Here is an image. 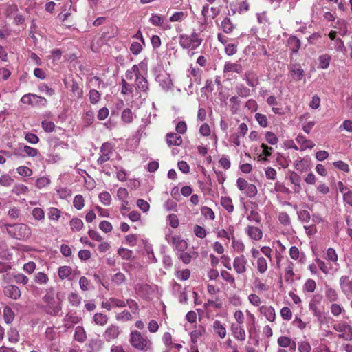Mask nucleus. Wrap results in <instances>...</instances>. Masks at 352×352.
<instances>
[{"label":"nucleus","instance_id":"f257e3e1","mask_svg":"<svg viewBox=\"0 0 352 352\" xmlns=\"http://www.w3.org/2000/svg\"><path fill=\"white\" fill-rule=\"evenodd\" d=\"M128 340L130 345L139 351L147 352L153 349L151 340L138 330L131 331Z\"/></svg>","mask_w":352,"mask_h":352},{"label":"nucleus","instance_id":"f03ea898","mask_svg":"<svg viewBox=\"0 0 352 352\" xmlns=\"http://www.w3.org/2000/svg\"><path fill=\"white\" fill-rule=\"evenodd\" d=\"M203 41L200 34L194 30L190 34H183L179 36L180 46L188 51V54L192 56L195 52H192L198 48Z\"/></svg>","mask_w":352,"mask_h":352},{"label":"nucleus","instance_id":"7ed1b4c3","mask_svg":"<svg viewBox=\"0 0 352 352\" xmlns=\"http://www.w3.org/2000/svg\"><path fill=\"white\" fill-rule=\"evenodd\" d=\"M8 234L13 239L26 241L32 234L30 227L25 223L6 224Z\"/></svg>","mask_w":352,"mask_h":352},{"label":"nucleus","instance_id":"20e7f679","mask_svg":"<svg viewBox=\"0 0 352 352\" xmlns=\"http://www.w3.org/2000/svg\"><path fill=\"white\" fill-rule=\"evenodd\" d=\"M236 186L240 191L250 198L255 197L258 192L257 188L254 184L248 183L242 177L237 179Z\"/></svg>","mask_w":352,"mask_h":352},{"label":"nucleus","instance_id":"39448f33","mask_svg":"<svg viewBox=\"0 0 352 352\" xmlns=\"http://www.w3.org/2000/svg\"><path fill=\"white\" fill-rule=\"evenodd\" d=\"M333 329L340 333L338 335L339 338L344 340H352V327L346 322H338L333 324Z\"/></svg>","mask_w":352,"mask_h":352},{"label":"nucleus","instance_id":"423d86ee","mask_svg":"<svg viewBox=\"0 0 352 352\" xmlns=\"http://www.w3.org/2000/svg\"><path fill=\"white\" fill-rule=\"evenodd\" d=\"M133 70L135 71L136 89L142 92H146L149 89L147 79L140 74L138 65H133Z\"/></svg>","mask_w":352,"mask_h":352},{"label":"nucleus","instance_id":"0eeeda50","mask_svg":"<svg viewBox=\"0 0 352 352\" xmlns=\"http://www.w3.org/2000/svg\"><path fill=\"white\" fill-rule=\"evenodd\" d=\"M57 298L58 299V301L54 300L52 302H48L45 305H44L42 308L43 311L52 316H58L59 312L62 309V302L60 300L58 295H57Z\"/></svg>","mask_w":352,"mask_h":352},{"label":"nucleus","instance_id":"6e6552de","mask_svg":"<svg viewBox=\"0 0 352 352\" xmlns=\"http://www.w3.org/2000/svg\"><path fill=\"white\" fill-rule=\"evenodd\" d=\"M247 263L248 261L245 256L241 254L240 256H236L234 258L233 267L237 274H243L247 270Z\"/></svg>","mask_w":352,"mask_h":352},{"label":"nucleus","instance_id":"1a4fd4ad","mask_svg":"<svg viewBox=\"0 0 352 352\" xmlns=\"http://www.w3.org/2000/svg\"><path fill=\"white\" fill-rule=\"evenodd\" d=\"M340 286L342 293L346 296H352V279L348 276H342Z\"/></svg>","mask_w":352,"mask_h":352},{"label":"nucleus","instance_id":"9d476101","mask_svg":"<svg viewBox=\"0 0 352 352\" xmlns=\"http://www.w3.org/2000/svg\"><path fill=\"white\" fill-rule=\"evenodd\" d=\"M120 334V327L116 324L109 325L105 330L103 336L107 342L116 339Z\"/></svg>","mask_w":352,"mask_h":352},{"label":"nucleus","instance_id":"9b49d317","mask_svg":"<svg viewBox=\"0 0 352 352\" xmlns=\"http://www.w3.org/2000/svg\"><path fill=\"white\" fill-rule=\"evenodd\" d=\"M245 232L252 240L259 241L263 237L262 230L256 226H248L245 228Z\"/></svg>","mask_w":352,"mask_h":352},{"label":"nucleus","instance_id":"f8f14e48","mask_svg":"<svg viewBox=\"0 0 352 352\" xmlns=\"http://www.w3.org/2000/svg\"><path fill=\"white\" fill-rule=\"evenodd\" d=\"M243 79L245 80L247 84L251 87H255L259 83L256 73L252 70L247 71L244 74Z\"/></svg>","mask_w":352,"mask_h":352},{"label":"nucleus","instance_id":"ddd939ff","mask_svg":"<svg viewBox=\"0 0 352 352\" xmlns=\"http://www.w3.org/2000/svg\"><path fill=\"white\" fill-rule=\"evenodd\" d=\"M260 312L270 322H274L276 319L275 309L272 306L263 305L259 308Z\"/></svg>","mask_w":352,"mask_h":352},{"label":"nucleus","instance_id":"4468645a","mask_svg":"<svg viewBox=\"0 0 352 352\" xmlns=\"http://www.w3.org/2000/svg\"><path fill=\"white\" fill-rule=\"evenodd\" d=\"M231 331L233 336L238 340L243 341L245 340V331L241 324H232Z\"/></svg>","mask_w":352,"mask_h":352},{"label":"nucleus","instance_id":"2eb2a0df","mask_svg":"<svg viewBox=\"0 0 352 352\" xmlns=\"http://www.w3.org/2000/svg\"><path fill=\"white\" fill-rule=\"evenodd\" d=\"M156 80L160 83V85L164 90H168L171 88L173 83L168 74H159L156 77Z\"/></svg>","mask_w":352,"mask_h":352},{"label":"nucleus","instance_id":"dca6fc26","mask_svg":"<svg viewBox=\"0 0 352 352\" xmlns=\"http://www.w3.org/2000/svg\"><path fill=\"white\" fill-rule=\"evenodd\" d=\"M243 70V66L238 63L226 62L223 67L224 73L241 74Z\"/></svg>","mask_w":352,"mask_h":352},{"label":"nucleus","instance_id":"f3484780","mask_svg":"<svg viewBox=\"0 0 352 352\" xmlns=\"http://www.w3.org/2000/svg\"><path fill=\"white\" fill-rule=\"evenodd\" d=\"M4 294L8 297L16 300L21 296V291L16 285H10L4 288Z\"/></svg>","mask_w":352,"mask_h":352},{"label":"nucleus","instance_id":"a211bd4d","mask_svg":"<svg viewBox=\"0 0 352 352\" xmlns=\"http://www.w3.org/2000/svg\"><path fill=\"white\" fill-rule=\"evenodd\" d=\"M103 342L100 339L90 340L86 344L87 352H99L102 348Z\"/></svg>","mask_w":352,"mask_h":352},{"label":"nucleus","instance_id":"6ab92c4d","mask_svg":"<svg viewBox=\"0 0 352 352\" xmlns=\"http://www.w3.org/2000/svg\"><path fill=\"white\" fill-rule=\"evenodd\" d=\"M296 141L300 145L301 151H304L307 148L311 149L315 146V144L314 143V142L307 139L302 135H298L296 138Z\"/></svg>","mask_w":352,"mask_h":352},{"label":"nucleus","instance_id":"aec40b11","mask_svg":"<svg viewBox=\"0 0 352 352\" xmlns=\"http://www.w3.org/2000/svg\"><path fill=\"white\" fill-rule=\"evenodd\" d=\"M0 12L6 17H10L11 14L18 12V6L16 4L3 3L0 5Z\"/></svg>","mask_w":352,"mask_h":352},{"label":"nucleus","instance_id":"412c9836","mask_svg":"<svg viewBox=\"0 0 352 352\" xmlns=\"http://www.w3.org/2000/svg\"><path fill=\"white\" fill-rule=\"evenodd\" d=\"M166 142L169 146H179L182 144V137L175 133H167Z\"/></svg>","mask_w":352,"mask_h":352},{"label":"nucleus","instance_id":"4be33fe9","mask_svg":"<svg viewBox=\"0 0 352 352\" xmlns=\"http://www.w3.org/2000/svg\"><path fill=\"white\" fill-rule=\"evenodd\" d=\"M287 45L292 53L296 54L300 47L301 43L296 36H291L287 39Z\"/></svg>","mask_w":352,"mask_h":352},{"label":"nucleus","instance_id":"5701e85b","mask_svg":"<svg viewBox=\"0 0 352 352\" xmlns=\"http://www.w3.org/2000/svg\"><path fill=\"white\" fill-rule=\"evenodd\" d=\"M289 180H290L291 183L294 185V187L293 188L294 191L295 192L298 193L302 189L301 186H300V182H301L300 176L297 173L293 171L290 174Z\"/></svg>","mask_w":352,"mask_h":352},{"label":"nucleus","instance_id":"b1692460","mask_svg":"<svg viewBox=\"0 0 352 352\" xmlns=\"http://www.w3.org/2000/svg\"><path fill=\"white\" fill-rule=\"evenodd\" d=\"M234 226L230 225L227 230L221 229L218 230L217 236L219 238H226L228 240L232 239L234 237Z\"/></svg>","mask_w":352,"mask_h":352},{"label":"nucleus","instance_id":"393cba45","mask_svg":"<svg viewBox=\"0 0 352 352\" xmlns=\"http://www.w3.org/2000/svg\"><path fill=\"white\" fill-rule=\"evenodd\" d=\"M260 147L262 148V151L258 156L259 160L264 162L268 161L267 158L272 155V153L274 151L273 148L268 146L264 143H263Z\"/></svg>","mask_w":352,"mask_h":352},{"label":"nucleus","instance_id":"a878e982","mask_svg":"<svg viewBox=\"0 0 352 352\" xmlns=\"http://www.w3.org/2000/svg\"><path fill=\"white\" fill-rule=\"evenodd\" d=\"M221 205L228 212L232 213L234 211V205L232 199L228 196H223L221 197Z\"/></svg>","mask_w":352,"mask_h":352},{"label":"nucleus","instance_id":"bb28decb","mask_svg":"<svg viewBox=\"0 0 352 352\" xmlns=\"http://www.w3.org/2000/svg\"><path fill=\"white\" fill-rule=\"evenodd\" d=\"M221 25L222 30L226 34L232 32L236 28V25L232 23L231 19L229 17H226L221 21Z\"/></svg>","mask_w":352,"mask_h":352},{"label":"nucleus","instance_id":"cd10ccee","mask_svg":"<svg viewBox=\"0 0 352 352\" xmlns=\"http://www.w3.org/2000/svg\"><path fill=\"white\" fill-rule=\"evenodd\" d=\"M291 74L294 80L299 81L304 76V70L300 65H294L290 69Z\"/></svg>","mask_w":352,"mask_h":352},{"label":"nucleus","instance_id":"c85d7f7f","mask_svg":"<svg viewBox=\"0 0 352 352\" xmlns=\"http://www.w3.org/2000/svg\"><path fill=\"white\" fill-rule=\"evenodd\" d=\"M213 329L215 333H217L221 338H224L226 336V327L222 324L219 320H215L213 322Z\"/></svg>","mask_w":352,"mask_h":352},{"label":"nucleus","instance_id":"c756f323","mask_svg":"<svg viewBox=\"0 0 352 352\" xmlns=\"http://www.w3.org/2000/svg\"><path fill=\"white\" fill-rule=\"evenodd\" d=\"M108 317L102 313H96L94 314L93 321L98 325L104 326L108 322Z\"/></svg>","mask_w":352,"mask_h":352},{"label":"nucleus","instance_id":"7c9ffc66","mask_svg":"<svg viewBox=\"0 0 352 352\" xmlns=\"http://www.w3.org/2000/svg\"><path fill=\"white\" fill-rule=\"evenodd\" d=\"M86 338L87 336L83 327L77 326L75 329L74 339L79 342H83Z\"/></svg>","mask_w":352,"mask_h":352},{"label":"nucleus","instance_id":"2f4dec72","mask_svg":"<svg viewBox=\"0 0 352 352\" xmlns=\"http://www.w3.org/2000/svg\"><path fill=\"white\" fill-rule=\"evenodd\" d=\"M330 60L331 56L327 54L320 56L318 58V68L323 69H327L329 66Z\"/></svg>","mask_w":352,"mask_h":352},{"label":"nucleus","instance_id":"473e14b6","mask_svg":"<svg viewBox=\"0 0 352 352\" xmlns=\"http://www.w3.org/2000/svg\"><path fill=\"white\" fill-rule=\"evenodd\" d=\"M82 221L77 217L72 218L70 221V227L72 231L78 232L83 228Z\"/></svg>","mask_w":352,"mask_h":352},{"label":"nucleus","instance_id":"72a5a7b5","mask_svg":"<svg viewBox=\"0 0 352 352\" xmlns=\"http://www.w3.org/2000/svg\"><path fill=\"white\" fill-rule=\"evenodd\" d=\"M61 214L62 212L59 209L54 207H51L49 208L47 216L51 221H58Z\"/></svg>","mask_w":352,"mask_h":352},{"label":"nucleus","instance_id":"f704fd0d","mask_svg":"<svg viewBox=\"0 0 352 352\" xmlns=\"http://www.w3.org/2000/svg\"><path fill=\"white\" fill-rule=\"evenodd\" d=\"M325 258L333 263H337L338 256L334 248H329L327 250Z\"/></svg>","mask_w":352,"mask_h":352},{"label":"nucleus","instance_id":"c9c22d12","mask_svg":"<svg viewBox=\"0 0 352 352\" xmlns=\"http://www.w3.org/2000/svg\"><path fill=\"white\" fill-rule=\"evenodd\" d=\"M47 104V100L45 98L34 94L32 99V107H45Z\"/></svg>","mask_w":352,"mask_h":352},{"label":"nucleus","instance_id":"e433bc0d","mask_svg":"<svg viewBox=\"0 0 352 352\" xmlns=\"http://www.w3.org/2000/svg\"><path fill=\"white\" fill-rule=\"evenodd\" d=\"M72 274V268L69 266H62L58 268V275L61 280L68 278Z\"/></svg>","mask_w":352,"mask_h":352},{"label":"nucleus","instance_id":"4c0bfd02","mask_svg":"<svg viewBox=\"0 0 352 352\" xmlns=\"http://www.w3.org/2000/svg\"><path fill=\"white\" fill-rule=\"evenodd\" d=\"M173 243L179 251L184 252L187 248V243L178 236L173 237Z\"/></svg>","mask_w":352,"mask_h":352},{"label":"nucleus","instance_id":"58836bf2","mask_svg":"<svg viewBox=\"0 0 352 352\" xmlns=\"http://www.w3.org/2000/svg\"><path fill=\"white\" fill-rule=\"evenodd\" d=\"M3 317L4 320L7 324H10L12 322L14 318V314L10 307L8 306L4 307Z\"/></svg>","mask_w":352,"mask_h":352},{"label":"nucleus","instance_id":"ea45409f","mask_svg":"<svg viewBox=\"0 0 352 352\" xmlns=\"http://www.w3.org/2000/svg\"><path fill=\"white\" fill-rule=\"evenodd\" d=\"M268 266L266 259L260 256L257 259V269L259 273L264 274L267 270Z\"/></svg>","mask_w":352,"mask_h":352},{"label":"nucleus","instance_id":"a19ab883","mask_svg":"<svg viewBox=\"0 0 352 352\" xmlns=\"http://www.w3.org/2000/svg\"><path fill=\"white\" fill-rule=\"evenodd\" d=\"M188 16L186 12L179 11L175 12L169 18L170 21L171 22H179L184 20Z\"/></svg>","mask_w":352,"mask_h":352},{"label":"nucleus","instance_id":"79ce46f5","mask_svg":"<svg viewBox=\"0 0 352 352\" xmlns=\"http://www.w3.org/2000/svg\"><path fill=\"white\" fill-rule=\"evenodd\" d=\"M89 98L90 102L92 104H95L100 101V100L101 98V95L98 91H97L96 89H92L89 92Z\"/></svg>","mask_w":352,"mask_h":352},{"label":"nucleus","instance_id":"37998d69","mask_svg":"<svg viewBox=\"0 0 352 352\" xmlns=\"http://www.w3.org/2000/svg\"><path fill=\"white\" fill-rule=\"evenodd\" d=\"M33 218L36 221H43L45 219V212L39 207L33 208L32 211Z\"/></svg>","mask_w":352,"mask_h":352},{"label":"nucleus","instance_id":"c03bdc74","mask_svg":"<svg viewBox=\"0 0 352 352\" xmlns=\"http://www.w3.org/2000/svg\"><path fill=\"white\" fill-rule=\"evenodd\" d=\"M71 91L74 94V96H76L78 98H80L82 97L83 91L82 88L80 87L78 83L74 80H72Z\"/></svg>","mask_w":352,"mask_h":352},{"label":"nucleus","instance_id":"a18cd8bd","mask_svg":"<svg viewBox=\"0 0 352 352\" xmlns=\"http://www.w3.org/2000/svg\"><path fill=\"white\" fill-rule=\"evenodd\" d=\"M68 300L72 306L78 307L81 303L82 298L78 294L72 292L69 295Z\"/></svg>","mask_w":352,"mask_h":352},{"label":"nucleus","instance_id":"49530a36","mask_svg":"<svg viewBox=\"0 0 352 352\" xmlns=\"http://www.w3.org/2000/svg\"><path fill=\"white\" fill-rule=\"evenodd\" d=\"M189 72L195 78V81L197 84H200L201 82V70L199 68H195L191 65L189 69Z\"/></svg>","mask_w":352,"mask_h":352},{"label":"nucleus","instance_id":"de8ad7c7","mask_svg":"<svg viewBox=\"0 0 352 352\" xmlns=\"http://www.w3.org/2000/svg\"><path fill=\"white\" fill-rule=\"evenodd\" d=\"M316 287V283L314 280L309 278L306 280L303 285V290L309 293H312L315 291Z\"/></svg>","mask_w":352,"mask_h":352},{"label":"nucleus","instance_id":"09e8293b","mask_svg":"<svg viewBox=\"0 0 352 352\" xmlns=\"http://www.w3.org/2000/svg\"><path fill=\"white\" fill-rule=\"evenodd\" d=\"M98 198L104 206H109L111 202V196L108 192H102L99 194Z\"/></svg>","mask_w":352,"mask_h":352},{"label":"nucleus","instance_id":"8fccbe9b","mask_svg":"<svg viewBox=\"0 0 352 352\" xmlns=\"http://www.w3.org/2000/svg\"><path fill=\"white\" fill-rule=\"evenodd\" d=\"M326 298L331 302H335L338 299V295L337 292L331 288L329 287L325 292Z\"/></svg>","mask_w":352,"mask_h":352},{"label":"nucleus","instance_id":"3c124183","mask_svg":"<svg viewBox=\"0 0 352 352\" xmlns=\"http://www.w3.org/2000/svg\"><path fill=\"white\" fill-rule=\"evenodd\" d=\"M73 204L75 208L80 210L82 209L85 206V200L81 195H77L74 197Z\"/></svg>","mask_w":352,"mask_h":352},{"label":"nucleus","instance_id":"603ef678","mask_svg":"<svg viewBox=\"0 0 352 352\" xmlns=\"http://www.w3.org/2000/svg\"><path fill=\"white\" fill-rule=\"evenodd\" d=\"M128 191L125 188H119L117 190V196L120 200L122 201V202H124L125 204H128L129 202L126 200V198L128 197Z\"/></svg>","mask_w":352,"mask_h":352},{"label":"nucleus","instance_id":"864d4df0","mask_svg":"<svg viewBox=\"0 0 352 352\" xmlns=\"http://www.w3.org/2000/svg\"><path fill=\"white\" fill-rule=\"evenodd\" d=\"M149 22L153 25L161 26L164 22V19L158 14H152Z\"/></svg>","mask_w":352,"mask_h":352},{"label":"nucleus","instance_id":"5fc2aeb1","mask_svg":"<svg viewBox=\"0 0 352 352\" xmlns=\"http://www.w3.org/2000/svg\"><path fill=\"white\" fill-rule=\"evenodd\" d=\"M111 280L115 284L120 285L125 282L126 276L123 273L119 272L112 276Z\"/></svg>","mask_w":352,"mask_h":352},{"label":"nucleus","instance_id":"6e6d98bb","mask_svg":"<svg viewBox=\"0 0 352 352\" xmlns=\"http://www.w3.org/2000/svg\"><path fill=\"white\" fill-rule=\"evenodd\" d=\"M122 120L126 123H131L133 120V113L130 109H125L122 113Z\"/></svg>","mask_w":352,"mask_h":352},{"label":"nucleus","instance_id":"4d7b16f0","mask_svg":"<svg viewBox=\"0 0 352 352\" xmlns=\"http://www.w3.org/2000/svg\"><path fill=\"white\" fill-rule=\"evenodd\" d=\"M255 119L261 127H267L268 125L267 118L265 115L257 113L255 114Z\"/></svg>","mask_w":352,"mask_h":352},{"label":"nucleus","instance_id":"13d9d810","mask_svg":"<svg viewBox=\"0 0 352 352\" xmlns=\"http://www.w3.org/2000/svg\"><path fill=\"white\" fill-rule=\"evenodd\" d=\"M298 219L303 223H308L311 219L310 213L305 210H300L297 212Z\"/></svg>","mask_w":352,"mask_h":352},{"label":"nucleus","instance_id":"bf43d9fd","mask_svg":"<svg viewBox=\"0 0 352 352\" xmlns=\"http://www.w3.org/2000/svg\"><path fill=\"white\" fill-rule=\"evenodd\" d=\"M29 191V189L28 186L23 185V184H18L16 185L13 189L12 192L16 194V195H20L21 194H27Z\"/></svg>","mask_w":352,"mask_h":352},{"label":"nucleus","instance_id":"052dcab7","mask_svg":"<svg viewBox=\"0 0 352 352\" xmlns=\"http://www.w3.org/2000/svg\"><path fill=\"white\" fill-rule=\"evenodd\" d=\"M278 220H279L280 223L285 226H291L290 217H289V214L285 212L279 213Z\"/></svg>","mask_w":352,"mask_h":352},{"label":"nucleus","instance_id":"680f3d73","mask_svg":"<svg viewBox=\"0 0 352 352\" xmlns=\"http://www.w3.org/2000/svg\"><path fill=\"white\" fill-rule=\"evenodd\" d=\"M34 280L37 283L45 285L47 283L49 278L46 274L40 272L35 275Z\"/></svg>","mask_w":352,"mask_h":352},{"label":"nucleus","instance_id":"e2e57ef3","mask_svg":"<svg viewBox=\"0 0 352 352\" xmlns=\"http://www.w3.org/2000/svg\"><path fill=\"white\" fill-rule=\"evenodd\" d=\"M236 91L238 95L241 97H248L250 95V90L243 85H239L236 87Z\"/></svg>","mask_w":352,"mask_h":352},{"label":"nucleus","instance_id":"0e129e2a","mask_svg":"<svg viewBox=\"0 0 352 352\" xmlns=\"http://www.w3.org/2000/svg\"><path fill=\"white\" fill-rule=\"evenodd\" d=\"M201 212L206 218H208L210 220H214L215 218L214 212L208 206H203L201 209Z\"/></svg>","mask_w":352,"mask_h":352},{"label":"nucleus","instance_id":"69168bd1","mask_svg":"<svg viewBox=\"0 0 352 352\" xmlns=\"http://www.w3.org/2000/svg\"><path fill=\"white\" fill-rule=\"evenodd\" d=\"M221 276L225 281L229 283L231 285H234L235 279L234 276L228 271L222 270L221 272Z\"/></svg>","mask_w":352,"mask_h":352},{"label":"nucleus","instance_id":"338daca9","mask_svg":"<svg viewBox=\"0 0 352 352\" xmlns=\"http://www.w3.org/2000/svg\"><path fill=\"white\" fill-rule=\"evenodd\" d=\"M265 140L271 145H275L278 142V138L277 136L271 131L266 132Z\"/></svg>","mask_w":352,"mask_h":352},{"label":"nucleus","instance_id":"774afa93","mask_svg":"<svg viewBox=\"0 0 352 352\" xmlns=\"http://www.w3.org/2000/svg\"><path fill=\"white\" fill-rule=\"evenodd\" d=\"M118 254L123 258L128 260L131 258L133 251L129 249L120 248L118 250Z\"/></svg>","mask_w":352,"mask_h":352}]
</instances>
